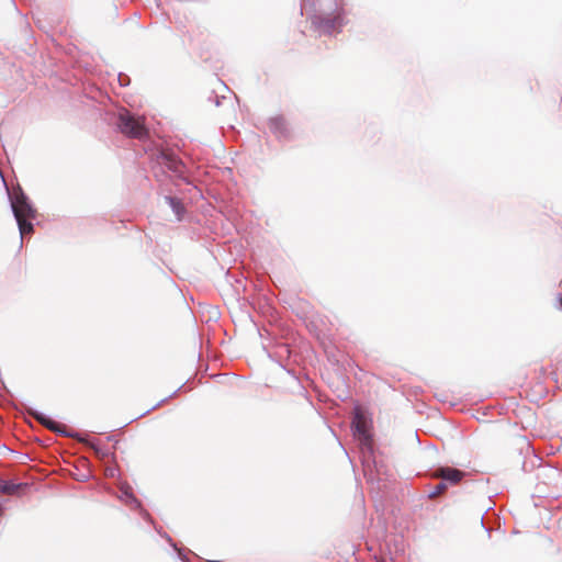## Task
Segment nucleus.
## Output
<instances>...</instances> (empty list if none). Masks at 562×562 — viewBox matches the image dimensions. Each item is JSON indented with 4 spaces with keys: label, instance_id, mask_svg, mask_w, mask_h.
<instances>
[{
    "label": "nucleus",
    "instance_id": "obj_1",
    "mask_svg": "<svg viewBox=\"0 0 562 562\" xmlns=\"http://www.w3.org/2000/svg\"><path fill=\"white\" fill-rule=\"evenodd\" d=\"M11 205L21 237L31 234L33 232V225L30 220L35 218L36 211L27 202L25 194L23 192L16 193Z\"/></svg>",
    "mask_w": 562,
    "mask_h": 562
},
{
    "label": "nucleus",
    "instance_id": "obj_2",
    "mask_svg": "<svg viewBox=\"0 0 562 562\" xmlns=\"http://www.w3.org/2000/svg\"><path fill=\"white\" fill-rule=\"evenodd\" d=\"M117 126L128 137L142 139L148 134L144 117L135 116L128 111L119 114Z\"/></svg>",
    "mask_w": 562,
    "mask_h": 562
},
{
    "label": "nucleus",
    "instance_id": "obj_3",
    "mask_svg": "<svg viewBox=\"0 0 562 562\" xmlns=\"http://www.w3.org/2000/svg\"><path fill=\"white\" fill-rule=\"evenodd\" d=\"M432 475L436 479H441L451 484H457L463 479L464 472L454 468L443 467L437 469Z\"/></svg>",
    "mask_w": 562,
    "mask_h": 562
},
{
    "label": "nucleus",
    "instance_id": "obj_4",
    "mask_svg": "<svg viewBox=\"0 0 562 562\" xmlns=\"http://www.w3.org/2000/svg\"><path fill=\"white\" fill-rule=\"evenodd\" d=\"M353 426L356 431L362 437V440L368 441L370 438L368 420L360 407H356L353 412Z\"/></svg>",
    "mask_w": 562,
    "mask_h": 562
},
{
    "label": "nucleus",
    "instance_id": "obj_5",
    "mask_svg": "<svg viewBox=\"0 0 562 562\" xmlns=\"http://www.w3.org/2000/svg\"><path fill=\"white\" fill-rule=\"evenodd\" d=\"M27 413H29V415H31L33 418H35L41 425H43L47 429L55 431V432H64L65 431V428H66L65 425L59 424V423L46 417L45 415H43L42 413H38L37 411L29 409Z\"/></svg>",
    "mask_w": 562,
    "mask_h": 562
},
{
    "label": "nucleus",
    "instance_id": "obj_6",
    "mask_svg": "<svg viewBox=\"0 0 562 562\" xmlns=\"http://www.w3.org/2000/svg\"><path fill=\"white\" fill-rule=\"evenodd\" d=\"M269 130L277 136H283L286 134V122L283 116H273L268 122Z\"/></svg>",
    "mask_w": 562,
    "mask_h": 562
},
{
    "label": "nucleus",
    "instance_id": "obj_7",
    "mask_svg": "<svg viewBox=\"0 0 562 562\" xmlns=\"http://www.w3.org/2000/svg\"><path fill=\"white\" fill-rule=\"evenodd\" d=\"M27 487L26 483H13L0 479V493L5 495H16Z\"/></svg>",
    "mask_w": 562,
    "mask_h": 562
},
{
    "label": "nucleus",
    "instance_id": "obj_8",
    "mask_svg": "<svg viewBox=\"0 0 562 562\" xmlns=\"http://www.w3.org/2000/svg\"><path fill=\"white\" fill-rule=\"evenodd\" d=\"M161 164L165 165L169 170L181 173L183 170V165L180 159H178L172 154H162L161 156Z\"/></svg>",
    "mask_w": 562,
    "mask_h": 562
},
{
    "label": "nucleus",
    "instance_id": "obj_9",
    "mask_svg": "<svg viewBox=\"0 0 562 562\" xmlns=\"http://www.w3.org/2000/svg\"><path fill=\"white\" fill-rule=\"evenodd\" d=\"M446 488H447L446 483H443V482L439 483L436 486L435 491L431 493V496L440 495L441 493H443L446 491Z\"/></svg>",
    "mask_w": 562,
    "mask_h": 562
},
{
    "label": "nucleus",
    "instance_id": "obj_10",
    "mask_svg": "<svg viewBox=\"0 0 562 562\" xmlns=\"http://www.w3.org/2000/svg\"><path fill=\"white\" fill-rule=\"evenodd\" d=\"M341 22H340V14L337 13L334 18V20L331 21V26L335 27L336 25H340Z\"/></svg>",
    "mask_w": 562,
    "mask_h": 562
},
{
    "label": "nucleus",
    "instance_id": "obj_11",
    "mask_svg": "<svg viewBox=\"0 0 562 562\" xmlns=\"http://www.w3.org/2000/svg\"><path fill=\"white\" fill-rule=\"evenodd\" d=\"M170 202H171V204L173 205V207L176 209L177 213L179 214V211H178V209H177V206H178V202H176V201H175V199H170Z\"/></svg>",
    "mask_w": 562,
    "mask_h": 562
},
{
    "label": "nucleus",
    "instance_id": "obj_12",
    "mask_svg": "<svg viewBox=\"0 0 562 562\" xmlns=\"http://www.w3.org/2000/svg\"><path fill=\"white\" fill-rule=\"evenodd\" d=\"M560 305L562 306V296L560 297Z\"/></svg>",
    "mask_w": 562,
    "mask_h": 562
}]
</instances>
